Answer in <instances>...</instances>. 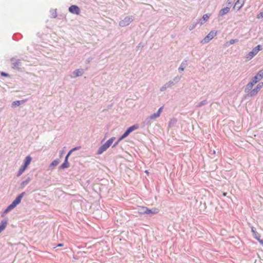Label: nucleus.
Returning a JSON list of instances; mask_svg holds the SVG:
<instances>
[{"instance_id":"nucleus-1","label":"nucleus","mask_w":263,"mask_h":263,"mask_svg":"<svg viewBox=\"0 0 263 263\" xmlns=\"http://www.w3.org/2000/svg\"><path fill=\"white\" fill-rule=\"evenodd\" d=\"M25 192H22L21 194L18 195L16 198L13 200V201L7 206V208L5 210L2 214V216H3L4 214H7L12 210H13L17 204H18L22 199V198L25 195Z\"/></svg>"},{"instance_id":"nucleus-2","label":"nucleus","mask_w":263,"mask_h":263,"mask_svg":"<svg viewBox=\"0 0 263 263\" xmlns=\"http://www.w3.org/2000/svg\"><path fill=\"white\" fill-rule=\"evenodd\" d=\"M115 140V137H112L108 140L104 144L101 145L98 149L97 154L100 155L106 151L112 144L114 141Z\"/></svg>"},{"instance_id":"nucleus-3","label":"nucleus","mask_w":263,"mask_h":263,"mask_svg":"<svg viewBox=\"0 0 263 263\" xmlns=\"http://www.w3.org/2000/svg\"><path fill=\"white\" fill-rule=\"evenodd\" d=\"M262 49L261 46L260 45L255 47L252 51L249 52L246 55V60L249 61L251 60L253 57H254L259 51Z\"/></svg>"},{"instance_id":"nucleus-4","label":"nucleus","mask_w":263,"mask_h":263,"mask_svg":"<svg viewBox=\"0 0 263 263\" xmlns=\"http://www.w3.org/2000/svg\"><path fill=\"white\" fill-rule=\"evenodd\" d=\"M139 128V126L138 124H134L133 126L128 127L126 130L124 132V133L119 138V140H122L127 137L129 134L132 132L138 129Z\"/></svg>"},{"instance_id":"nucleus-5","label":"nucleus","mask_w":263,"mask_h":263,"mask_svg":"<svg viewBox=\"0 0 263 263\" xmlns=\"http://www.w3.org/2000/svg\"><path fill=\"white\" fill-rule=\"evenodd\" d=\"M217 32L214 30H212L209 34L201 41V43L204 44L209 43L212 40L216 35Z\"/></svg>"},{"instance_id":"nucleus-6","label":"nucleus","mask_w":263,"mask_h":263,"mask_svg":"<svg viewBox=\"0 0 263 263\" xmlns=\"http://www.w3.org/2000/svg\"><path fill=\"white\" fill-rule=\"evenodd\" d=\"M133 21L134 17L133 16H126L123 20L119 22V26L122 27L127 26Z\"/></svg>"},{"instance_id":"nucleus-7","label":"nucleus","mask_w":263,"mask_h":263,"mask_svg":"<svg viewBox=\"0 0 263 263\" xmlns=\"http://www.w3.org/2000/svg\"><path fill=\"white\" fill-rule=\"evenodd\" d=\"M262 86L263 82L259 83V84H257L255 88H254L250 92V93H249V96L250 97H253L256 96L258 92V91L260 90V89L262 87Z\"/></svg>"},{"instance_id":"nucleus-8","label":"nucleus","mask_w":263,"mask_h":263,"mask_svg":"<svg viewBox=\"0 0 263 263\" xmlns=\"http://www.w3.org/2000/svg\"><path fill=\"white\" fill-rule=\"evenodd\" d=\"M263 78V69L259 70L258 72L252 79L253 82L256 84L259 81Z\"/></svg>"},{"instance_id":"nucleus-9","label":"nucleus","mask_w":263,"mask_h":263,"mask_svg":"<svg viewBox=\"0 0 263 263\" xmlns=\"http://www.w3.org/2000/svg\"><path fill=\"white\" fill-rule=\"evenodd\" d=\"M84 73V70L83 69H78L73 71L71 75V78H76L78 77L82 76Z\"/></svg>"},{"instance_id":"nucleus-10","label":"nucleus","mask_w":263,"mask_h":263,"mask_svg":"<svg viewBox=\"0 0 263 263\" xmlns=\"http://www.w3.org/2000/svg\"><path fill=\"white\" fill-rule=\"evenodd\" d=\"M69 11L74 14L78 15L80 13V9L79 7L76 5H72L69 7Z\"/></svg>"},{"instance_id":"nucleus-11","label":"nucleus","mask_w":263,"mask_h":263,"mask_svg":"<svg viewBox=\"0 0 263 263\" xmlns=\"http://www.w3.org/2000/svg\"><path fill=\"white\" fill-rule=\"evenodd\" d=\"M163 108V106L160 107L157 112L154 113L153 114H152V115L149 116L150 119H151V120H154V119H156L159 118L160 116L161 113L162 111Z\"/></svg>"},{"instance_id":"nucleus-12","label":"nucleus","mask_w":263,"mask_h":263,"mask_svg":"<svg viewBox=\"0 0 263 263\" xmlns=\"http://www.w3.org/2000/svg\"><path fill=\"white\" fill-rule=\"evenodd\" d=\"M246 0H237L234 5V8H236L237 10H240L243 6Z\"/></svg>"},{"instance_id":"nucleus-13","label":"nucleus","mask_w":263,"mask_h":263,"mask_svg":"<svg viewBox=\"0 0 263 263\" xmlns=\"http://www.w3.org/2000/svg\"><path fill=\"white\" fill-rule=\"evenodd\" d=\"M11 61L12 62V67L13 68L18 69L19 68L21 64L20 60H16L14 58H12L11 59Z\"/></svg>"},{"instance_id":"nucleus-14","label":"nucleus","mask_w":263,"mask_h":263,"mask_svg":"<svg viewBox=\"0 0 263 263\" xmlns=\"http://www.w3.org/2000/svg\"><path fill=\"white\" fill-rule=\"evenodd\" d=\"M255 84L254 82H253V81L251 80V82H249L246 86L245 88V92L246 93H248L249 91H251L253 88V86Z\"/></svg>"},{"instance_id":"nucleus-15","label":"nucleus","mask_w":263,"mask_h":263,"mask_svg":"<svg viewBox=\"0 0 263 263\" xmlns=\"http://www.w3.org/2000/svg\"><path fill=\"white\" fill-rule=\"evenodd\" d=\"M230 10V8L229 7H226L222 9H221L219 12V16H223L224 15L227 14Z\"/></svg>"},{"instance_id":"nucleus-16","label":"nucleus","mask_w":263,"mask_h":263,"mask_svg":"<svg viewBox=\"0 0 263 263\" xmlns=\"http://www.w3.org/2000/svg\"><path fill=\"white\" fill-rule=\"evenodd\" d=\"M8 218L2 220L0 223V231L2 232L6 228L8 224Z\"/></svg>"},{"instance_id":"nucleus-17","label":"nucleus","mask_w":263,"mask_h":263,"mask_svg":"<svg viewBox=\"0 0 263 263\" xmlns=\"http://www.w3.org/2000/svg\"><path fill=\"white\" fill-rule=\"evenodd\" d=\"M151 121H152L151 119H150V118L149 117H147L144 120V121L142 122V127H145V126L149 127L152 124Z\"/></svg>"},{"instance_id":"nucleus-18","label":"nucleus","mask_w":263,"mask_h":263,"mask_svg":"<svg viewBox=\"0 0 263 263\" xmlns=\"http://www.w3.org/2000/svg\"><path fill=\"white\" fill-rule=\"evenodd\" d=\"M210 14H205L203 15L201 19L200 20L198 23H199L201 25L203 24L210 17Z\"/></svg>"},{"instance_id":"nucleus-19","label":"nucleus","mask_w":263,"mask_h":263,"mask_svg":"<svg viewBox=\"0 0 263 263\" xmlns=\"http://www.w3.org/2000/svg\"><path fill=\"white\" fill-rule=\"evenodd\" d=\"M26 100H20V101H13L12 103V107H16V106H20V105L24 103L25 102H26Z\"/></svg>"},{"instance_id":"nucleus-20","label":"nucleus","mask_w":263,"mask_h":263,"mask_svg":"<svg viewBox=\"0 0 263 263\" xmlns=\"http://www.w3.org/2000/svg\"><path fill=\"white\" fill-rule=\"evenodd\" d=\"M146 207L139 206L137 209L138 213L140 215L146 214Z\"/></svg>"},{"instance_id":"nucleus-21","label":"nucleus","mask_w":263,"mask_h":263,"mask_svg":"<svg viewBox=\"0 0 263 263\" xmlns=\"http://www.w3.org/2000/svg\"><path fill=\"white\" fill-rule=\"evenodd\" d=\"M158 212V210L157 209H149L147 208H146V214H155Z\"/></svg>"},{"instance_id":"nucleus-22","label":"nucleus","mask_w":263,"mask_h":263,"mask_svg":"<svg viewBox=\"0 0 263 263\" xmlns=\"http://www.w3.org/2000/svg\"><path fill=\"white\" fill-rule=\"evenodd\" d=\"M30 180L31 179L29 177H28L25 180L23 181L20 184L21 188H24L29 183Z\"/></svg>"},{"instance_id":"nucleus-23","label":"nucleus","mask_w":263,"mask_h":263,"mask_svg":"<svg viewBox=\"0 0 263 263\" xmlns=\"http://www.w3.org/2000/svg\"><path fill=\"white\" fill-rule=\"evenodd\" d=\"M186 62L187 61L185 60V61H183L181 63L180 66L178 68V71L180 72L183 71L184 70L186 66Z\"/></svg>"},{"instance_id":"nucleus-24","label":"nucleus","mask_w":263,"mask_h":263,"mask_svg":"<svg viewBox=\"0 0 263 263\" xmlns=\"http://www.w3.org/2000/svg\"><path fill=\"white\" fill-rule=\"evenodd\" d=\"M59 163V160H53L49 165V168L50 170H52L55 166L58 165Z\"/></svg>"},{"instance_id":"nucleus-25","label":"nucleus","mask_w":263,"mask_h":263,"mask_svg":"<svg viewBox=\"0 0 263 263\" xmlns=\"http://www.w3.org/2000/svg\"><path fill=\"white\" fill-rule=\"evenodd\" d=\"M31 159H32V158L30 156H27L25 158L23 165L24 166H25L26 167H27L28 166V165L30 163Z\"/></svg>"},{"instance_id":"nucleus-26","label":"nucleus","mask_w":263,"mask_h":263,"mask_svg":"<svg viewBox=\"0 0 263 263\" xmlns=\"http://www.w3.org/2000/svg\"><path fill=\"white\" fill-rule=\"evenodd\" d=\"M177 120L176 118H172L170 120L168 123V127H172L175 126V125L177 123Z\"/></svg>"},{"instance_id":"nucleus-27","label":"nucleus","mask_w":263,"mask_h":263,"mask_svg":"<svg viewBox=\"0 0 263 263\" xmlns=\"http://www.w3.org/2000/svg\"><path fill=\"white\" fill-rule=\"evenodd\" d=\"M26 168L27 167L24 165H22L17 172V176H20L24 173Z\"/></svg>"},{"instance_id":"nucleus-28","label":"nucleus","mask_w":263,"mask_h":263,"mask_svg":"<svg viewBox=\"0 0 263 263\" xmlns=\"http://www.w3.org/2000/svg\"><path fill=\"white\" fill-rule=\"evenodd\" d=\"M69 167V164L68 161H64V162L60 166V168L64 169L66 168H68Z\"/></svg>"},{"instance_id":"nucleus-29","label":"nucleus","mask_w":263,"mask_h":263,"mask_svg":"<svg viewBox=\"0 0 263 263\" xmlns=\"http://www.w3.org/2000/svg\"><path fill=\"white\" fill-rule=\"evenodd\" d=\"M251 231L253 233V235L255 239H258V237H260L259 234L255 231V228L253 227L251 228Z\"/></svg>"},{"instance_id":"nucleus-30","label":"nucleus","mask_w":263,"mask_h":263,"mask_svg":"<svg viewBox=\"0 0 263 263\" xmlns=\"http://www.w3.org/2000/svg\"><path fill=\"white\" fill-rule=\"evenodd\" d=\"M208 104L206 100H203L196 105V108H199Z\"/></svg>"},{"instance_id":"nucleus-31","label":"nucleus","mask_w":263,"mask_h":263,"mask_svg":"<svg viewBox=\"0 0 263 263\" xmlns=\"http://www.w3.org/2000/svg\"><path fill=\"white\" fill-rule=\"evenodd\" d=\"M198 23V22L193 23V24H192L191 25L189 26V29L190 31L192 30L193 29H194L195 28V27L197 26Z\"/></svg>"},{"instance_id":"nucleus-32","label":"nucleus","mask_w":263,"mask_h":263,"mask_svg":"<svg viewBox=\"0 0 263 263\" xmlns=\"http://www.w3.org/2000/svg\"><path fill=\"white\" fill-rule=\"evenodd\" d=\"M170 88L168 87L167 83H165L164 85H163L160 89V90L161 91H165L167 88Z\"/></svg>"},{"instance_id":"nucleus-33","label":"nucleus","mask_w":263,"mask_h":263,"mask_svg":"<svg viewBox=\"0 0 263 263\" xmlns=\"http://www.w3.org/2000/svg\"><path fill=\"white\" fill-rule=\"evenodd\" d=\"M50 13H51V17L53 18H55L57 16L56 10H51Z\"/></svg>"},{"instance_id":"nucleus-34","label":"nucleus","mask_w":263,"mask_h":263,"mask_svg":"<svg viewBox=\"0 0 263 263\" xmlns=\"http://www.w3.org/2000/svg\"><path fill=\"white\" fill-rule=\"evenodd\" d=\"M76 148H72V149H71L69 152L67 154L65 158V160L64 161H68V158L69 157V156L70 155V154H71V153L72 152H73L74 151H75Z\"/></svg>"},{"instance_id":"nucleus-35","label":"nucleus","mask_w":263,"mask_h":263,"mask_svg":"<svg viewBox=\"0 0 263 263\" xmlns=\"http://www.w3.org/2000/svg\"><path fill=\"white\" fill-rule=\"evenodd\" d=\"M235 0H228L227 2V4L229 6H231L234 3Z\"/></svg>"},{"instance_id":"nucleus-36","label":"nucleus","mask_w":263,"mask_h":263,"mask_svg":"<svg viewBox=\"0 0 263 263\" xmlns=\"http://www.w3.org/2000/svg\"><path fill=\"white\" fill-rule=\"evenodd\" d=\"M238 41V40L237 39H232V40H230L229 43H230V44L232 45L235 43H237Z\"/></svg>"},{"instance_id":"nucleus-37","label":"nucleus","mask_w":263,"mask_h":263,"mask_svg":"<svg viewBox=\"0 0 263 263\" xmlns=\"http://www.w3.org/2000/svg\"><path fill=\"white\" fill-rule=\"evenodd\" d=\"M168 86V87H170V88L172 87V86L174 85L175 84V83L174 82V81H170L166 83Z\"/></svg>"},{"instance_id":"nucleus-38","label":"nucleus","mask_w":263,"mask_h":263,"mask_svg":"<svg viewBox=\"0 0 263 263\" xmlns=\"http://www.w3.org/2000/svg\"><path fill=\"white\" fill-rule=\"evenodd\" d=\"M180 80V78L178 77H176L174 78L173 81L176 83L178 82Z\"/></svg>"},{"instance_id":"nucleus-39","label":"nucleus","mask_w":263,"mask_h":263,"mask_svg":"<svg viewBox=\"0 0 263 263\" xmlns=\"http://www.w3.org/2000/svg\"><path fill=\"white\" fill-rule=\"evenodd\" d=\"M257 18H263V12H261L257 16Z\"/></svg>"},{"instance_id":"nucleus-40","label":"nucleus","mask_w":263,"mask_h":263,"mask_svg":"<svg viewBox=\"0 0 263 263\" xmlns=\"http://www.w3.org/2000/svg\"><path fill=\"white\" fill-rule=\"evenodd\" d=\"M121 141V140H119V138L118 140H117V141L114 144V145L112 146V147H116Z\"/></svg>"},{"instance_id":"nucleus-41","label":"nucleus","mask_w":263,"mask_h":263,"mask_svg":"<svg viewBox=\"0 0 263 263\" xmlns=\"http://www.w3.org/2000/svg\"><path fill=\"white\" fill-rule=\"evenodd\" d=\"M256 239L259 242V243L261 245H263V240L262 239H260V237H258V239Z\"/></svg>"},{"instance_id":"nucleus-42","label":"nucleus","mask_w":263,"mask_h":263,"mask_svg":"<svg viewBox=\"0 0 263 263\" xmlns=\"http://www.w3.org/2000/svg\"><path fill=\"white\" fill-rule=\"evenodd\" d=\"M1 75H2V76H4V77H8V76H9V74H8V73H5V72H2L1 73Z\"/></svg>"},{"instance_id":"nucleus-43","label":"nucleus","mask_w":263,"mask_h":263,"mask_svg":"<svg viewBox=\"0 0 263 263\" xmlns=\"http://www.w3.org/2000/svg\"><path fill=\"white\" fill-rule=\"evenodd\" d=\"M63 246V243H59L57 247H62Z\"/></svg>"},{"instance_id":"nucleus-44","label":"nucleus","mask_w":263,"mask_h":263,"mask_svg":"<svg viewBox=\"0 0 263 263\" xmlns=\"http://www.w3.org/2000/svg\"><path fill=\"white\" fill-rule=\"evenodd\" d=\"M74 148H76V149H75V150H76V149H79V147H75Z\"/></svg>"},{"instance_id":"nucleus-45","label":"nucleus","mask_w":263,"mask_h":263,"mask_svg":"<svg viewBox=\"0 0 263 263\" xmlns=\"http://www.w3.org/2000/svg\"><path fill=\"white\" fill-rule=\"evenodd\" d=\"M1 232L0 231V233H1Z\"/></svg>"}]
</instances>
